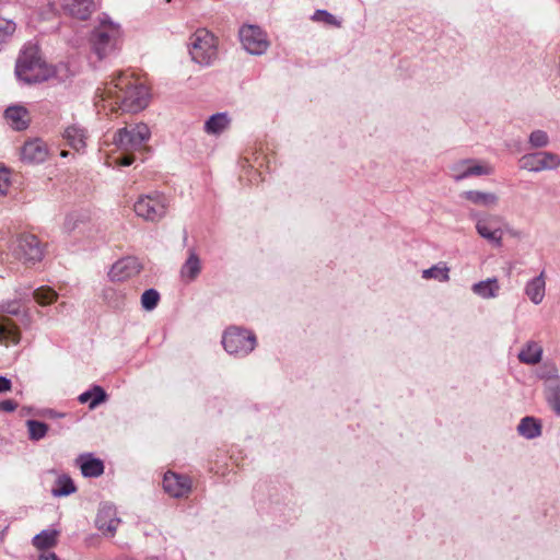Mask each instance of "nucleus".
<instances>
[{
  "label": "nucleus",
  "mask_w": 560,
  "mask_h": 560,
  "mask_svg": "<svg viewBox=\"0 0 560 560\" xmlns=\"http://www.w3.org/2000/svg\"><path fill=\"white\" fill-rule=\"evenodd\" d=\"M101 100L112 107V110L120 109L125 113H138L149 104L148 88L139 80L120 73L104 89H98Z\"/></svg>",
  "instance_id": "nucleus-1"
},
{
  "label": "nucleus",
  "mask_w": 560,
  "mask_h": 560,
  "mask_svg": "<svg viewBox=\"0 0 560 560\" xmlns=\"http://www.w3.org/2000/svg\"><path fill=\"white\" fill-rule=\"evenodd\" d=\"M120 39V26L110 21L107 16H104L100 19L98 24L91 32L89 40L93 52L98 59H103L118 49Z\"/></svg>",
  "instance_id": "nucleus-2"
},
{
  "label": "nucleus",
  "mask_w": 560,
  "mask_h": 560,
  "mask_svg": "<svg viewBox=\"0 0 560 560\" xmlns=\"http://www.w3.org/2000/svg\"><path fill=\"white\" fill-rule=\"evenodd\" d=\"M191 60L202 67L211 66L218 58V39L206 28L197 30L189 38Z\"/></svg>",
  "instance_id": "nucleus-3"
},
{
  "label": "nucleus",
  "mask_w": 560,
  "mask_h": 560,
  "mask_svg": "<svg viewBox=\"0 0 560 560\" xmlns=\"http://www.w3.org/2000/svg\"><path fill=\"white\" fill-rule=\"evenodd\" d=\"M170 199L162 192L153 191L140 196L133 205L135 213L149 222H159L167 213Z\"/></svg>",
  "instance_id": "nucleus-4"
},
{
  "label": "nucleus",
  "mask_w": 560,
  "mask_h": 560,
  "mask_svg": "<svg viewBox=\"0 0 560 560\" xmlns=\"http://www.w3.org/2000/svg\"><path fill=\"white\" fill-rule=\"evenodd\" d=\"M470 219L476 222L477 233L489 243L497 247L502 246L503 238V219L498 214L480 213L478 211L469 212Z\"/></svg>",
  "instance_id": "nucleus-5"
},
{
  "label": "nucleus",
  "mask_w": 560,
  "mask_h": 560,
  "mask_svg": "<svg viewBox=\"0 0 560 560\" xmlns=\"http://www.w3.org/2000/svg\"><path fill=\"white\" fill-rule=\"evenodd\" d=\"M222 345L230 354L244 357L255 349L256 337L249 330L230 327L224 331Z\"/></svg>",
  "instance_id": "nucleus-6"
},
{
  "label": "nucleus",
  "mask_w": 560,
  "mask_h": 560,
  "mask_svg": "<svg viewBox=\"0 0 560 560\" xmlns=\"http://www.w3.org/2000/svg\"><path fill=\"white\" fill-rule=\"evenodd\" d=\"M15 74L26 83L42 82L47 79L46 74H42V60L35 48H26L22 51L16 60Z\"/></svg>",
  "instance_id": "nucleus-7"
},
{
  "label": "nucleus",
  "mask_w": 560,
  "mask_h": 560,
  "mask_svg": "<svg viewBox=\"0 0 560 560\" xmlns=\"http://www.w3.org/2000/svg\"><path fill=\"white\" fill-rule=\"evenodd\" d=\"M150 136L149 127L139 122L118 129L114 136V143L122 151H133L140 149Z\"/></svg>",
  "instance_id": "nucleus-8"
},
{
  "label": "nucleus",
  "mask_w": 560,
  "mask_h": 560,
  "mask_svg": "<svg viewBox=\"0 0 560 560\" xmlns=\"http://www.w3.org/2000/svg\"><path fill=\"white\" fill-rule=\"evenodd\" d=\"M11 252L18 260L25 265L40 261L44 255L39 240L33 234L19 235L11 245Z\"/></svg>",
  "instance_id": "nucleus-9"
},
{
  "label": "nucleus",
  "mask_w": 560,
  "mask_h": 560,
  "mask_svg": "<svg viewBox=\"0 0 560 560\" xmlns=\"http://www.w3.org/2000/svg\"><path fill=\"white\" fill-rule=\"evenodd\" d=\"M240 39L244 49L250 55H262L269 47L266 33L256 25L241 27Z\"/></svg>",
  "instance_id": "nucleus-10"
},
{
  "label": "nucleus",
  "mask_w": 560,
  "mask_h": 560,
  "mask_svg": "<svg viewBox=\"0 0 560 560\" xmlns=\"http://www.w3.org/2000/svg\"><path fill=\"white\" fill-rule=\"evenodd\" d=\"M560 166V156L548 151L524 154L520 159V167L529 172L556 170Z\"/></svg>",
  "instance_id": "nucleus-11"
},
{
  "label": "nucleus",
  "mask_w": 560,
  "mask_h": 560,
  "mask_svg": "<svg viewBox=\"0 0 560 560\" xmlns=\"http://www.w3.org/2000/svg\"><path fill=\"white\" fill-rule=\"evenodd\" d=\"M450 170L452 177L456 182H460L471 176L490 175L493 173V168L491 166L478 164L471 159L456 162Z\"/></svg>",
  "instance_id": "nucleus-12"
},
{
  "label": "nucleus",
  "mask_w": 560,
  "mask_h": 560,
  "mask_svg": "<svg viewBox=\"0 0 560 560\" xmlns=\"http://www.w3.org/2000/svg\"><path fill=\"white\" fill-rule=\"evenodd\" d=\"M142 265L137 257L128 256L117 260L110 268L108 277L112 281H125L137 276Z\"/></svg>",
  "instance_id": "nucleus-13"
},
{
  "label": "nucleus",
  "mask_w": 560,
  "mask_h": 560,
  "mask_svg": "<svg viewBox=\"0 0 560 560\" xmlns=\"http://www.w3.org/2000/svg\"><path fill=\"white\" fill-rule=\"evenodd\" d=\"M163 489L174 498L187 495L191 490V481L188 477L167 471L163 478Z\"/></svg>",
  "instance_id": "nucleus-14"
},
{
  "label": "nucleus",
  "mask_w": 560,
  "mask_h": 560,
  "mask_svg": "<svg viewBox=\"0 0 560 560\" xmlns=\"http://www.w3.org/2000/svg\"><path fill=\"white\" fill-rule=\"evenodd\" d=\"M48 156L47 144L39 138L31 139L21 149V159L30 164H39Z\"/></svg>",
  "instance_id": "nucleus-15"
},
{
  "label": "nucleus",
  "mask_w": 560,
  "mask_h": 560,
  "mask_svg": "<svg viewBox=\"0 0 560 560\" xmlns=\"http://www.w3.org/2000/svg\"><path fill=\"white\" fill-rule=\"evenodd\" d=\"M120 520L116 515V510L113 505L104 504L96 515L95 524L103 534L113 536L117 530Z\"/></svg>",
  "instance_id": "nucleus-16"
},
{
  "label": "nucleus",
  "mask_w": 560,
  "mask_h": 560,
  "mask_svg": "<svg viewBox=\"0 0 560 560\" xmlns=\"http://www.w3.org/2000/svg\"><path fill=\"white\" fill-rule=\"evenodd\" d=\"M63 8L69 15L78 20H88L98 4L96 0H65Z\"/></svg>",
  "instance_id": "nucleus-17"
},
{
  "label": "nucleus",
  "mask_w": 560,
  "mask_h": 560,
  "mask_svg": "<svg viewBox=\"0 0 560 560\" xmlns=\"http://www.w3.org/2000/svg\"><path fill=\"white\" fill-rule=\"evenodd\" d=\"M525 295L529 299V301L539 305L546 295V273L545 270L540 271V273L533 279L528 280L524 288Z\"/></svg>",
  "instance_id": "nucleus-18"
},
{
  "label": "nucleus",
  "mask_w": 560,
  "mask_h": 560,
  "mask_svg": "<svg viewBox=\"0 0 560 560\" xmlns=\"http://www.w3.org/2000/svg\"><path fill=\"white\" fill-rule=\"evenodd\" d=\"M4 118L11 128L18 131L25 130L31 122L28 110L20 105L9 106L4 110Z\"/></svg>",
  "instance_id": "nucleus-19"
},
{
  "label": "nucleus",
  "mask_w": 560,
  "mask_h": 560,
  "mask_svg": "<svg viewBox=\"0 0 560 560\" xmlns=\"http://www.w3.org/2000/svg\"><path fill=\"white\" fill-rule=\"evenodd\" d=\"M545 396L550 408L560 416V377L552 375L545 381Z\"/></svg>",
  "instance_id": "nucleus-20"
},
{
  "label": "nucleus",
  "mask_w": 560,
  "mask_h": 560,
  "mask_svg": "<svg viewBox=\"0 0 560 560\" xmlns=\"http://www.w3.org/2000/svg\"><path fill=\"white\" fill-rule=\"evenodd\" d=\"M460 196L476 206L486 208H493L499 202V197L494 192L490 191L467 190Z\"/></svg>",
  "instance_id": "nucleus-21"
},
{
  "label": "nucleus",
  "mask_w": 560,
  "mask_h": 560,
  "mask_svg": "<svg viewBox=\"0 0 560 560\" xmlns=\"http://www.w3.org/2000/svg\"><path fill=\"white\" fill-rule=\"evenodd\" d=\"M63 138L72 149L80 151L86 145L88 132L84 128L74 124L66 128Z\"/></svg>",
  "instance_id": "nucleus-22"
},
{
  "label": "nucleus",
  "mask_w": 560,
  "mask_h": 560,
  "mask_svg": "<svg viewBox=\"0 0 560 560\" xmlns=\"http://www.w3.org/2000/svg\"><path fill=\"white\" fill-rule=\"evenodd\" d=\"M542 357V348L536 341H528L518 353V360L525 364H537Z\"/></svg>",
  "instance_id": "nucleus-23"
},
{
  "label": "nucleus",
  "mask_w": 560,
  "mask_h": 560,
  "mask_svg": "<svg viewBox=\"0 0 560 560\" xmlns=\"http://www.w3.org/2000/svg\"><path fill=\"white\" fill-rule=\"evenodd\" d=\"M20 338L21 335L16 325L9 318H0V342L16 345Z\"/></svg>",
  "instance_id": "nucleus-24"
},
{
  "label": "nucleus",
  "mask_w": 560,
  "mask_h": 560,
  "mask_svg": "<svg viewBox=\"0 0 560 560\" xmlns=\"http://www.w3.org/2000/svg\"><path fill=\"white\" fill-rule=\"evenodd\" d=\"M200 271H201L200 259L196 253L190 252L187 260L182 266L180 277L183 278L184 281L190 282V281H194L198 277Z\"/></svg>",
  "instance_id": "nucleus-25"
},
{
  "label": "nucleus",
  "mask_w": 560,
  "mask_h": 560,
  "mask_svg": "<svg viewBox=\"0 0 560 560\" xmlns=\"http://www.w3.org/2000/svg\"><path fill=\"white\" fill-rule=\"evenodd\" d=\"M499 290L500 285L497 278H489L472 285V292L482 299L495 298Z\"/></svg>",
  "instance_id": "nucleus-26"
},
{
  "label": "nucleus",
  "mask_w": 560,
  "mask_h": 560,
  "mask_svg": "<svg viewBox=\"0 0 560 560\" xmlns=\"http://www.w3.org/2000/svg\"><path fill=\"white\" fill-rule=\"evenodd\" d=\"M230 118L226 113H218L205 122V131L209 135H219L228 128Z\"/></svg>",
  "instance_id": "nucleus-27"
},
{
  "label": "nucleus",
  "mask_w": 560,
  "mask_h": 560,
  "mask_svg": "<svg viewBox=\"0 0 560 560\" xmlns=\"http://www.w3.org/2000/svg\"><path fill=\"white\" fill-rule=\"evenodd\" d=\"M106 398V392L101 386L95 385L90 390L82 393L78 399L81 404L89 402V408L94 409L97 405L104 402Z\"/></svg>",
  "instance_id": "nucleus-28"
},
{
  "label": "nucleus",
  "mask_w": 560,
  "mask_h": 560,
  "mask_svg": "<svg viewBox=\"0 0 560 560\" xmlns=\"http://www.w3.org/2000/svg\"><path fill=\"white\" fill-rule=\"evenodd\" d=\"M81 471L84 477H98L104 472V464L101 459L91 455L81 456Z\"/></svg>",
  "instance_id": "nucleus-29"
},
{
  "label": "nucleus",
  "mask_w": 560,
  "mask_h": 560,
  "mask_svg": "<svg viewBox=\"0 0 560 560\" xmlns=\"http://www.w3.org/2000/svg\"><path fill=\"white\" fill-rule=\"evenodd\" d=\"M518 433L526 439H535L541 434V425L533 417H525L517 427Z\"/></svg>",
  "instance_id": "nucleus-30"
},
{
  "label": "nucleus",
  "mask_w": 560,
  "mask_h": 560,
  "mask_svg": "<svg viewBox=\"0 0 560 560\" xmlns=\"http://www.w3.org/2000/svg\"><path fill=\"white\" fill-rule=\"evenodd\" d=\"M58 532L54 529H45L33 538V545L38 550H47L57 545Z\"/></svg>",
  "instance_id": "nucleus-31"
},
{
  "label": "nucleus",
  "mask_w": 560,
  "mask_h": 560,
  "mask_svg": "<svg viewBox=\"0 0 560 560\" xmlns=\"http://www.w3.org/2000/svg\"><path fill=\"white\" fill-rule=\"evenodd\" d=\"M422 278L425 280L434 279L440 282L450 280V268L444 262H439L429 269L422 271Z\"/></svg>",
  "instance_id": "nucleus-32"
},
{
  "label": "nucleus",
  "mask_w": 560,
  "mask_h": 560,
  "mask_svg": "<svg viewBox=\"0 0 560 560\" xmlns=\"http://www.w3.org/2000/svg\"><path fill=\"white\" fill-rule=\"evenodd\" d=\"M28 439L31 441H39L44 439L48 432V425L45 422L38 420H27L26 421Z\"/></svg>",
  "instance_id": "nucleus-33"
},
{
  "label": "nucleus",
  "mask_w": 560,
  "mask_h": 560,
  "mask_svg": "<svg viewBox=\"0 0 560 560\" xmlns=\"http://www.w3.org/2000/svg\"><path fill=\"white\" fill-rule=\"evenodd\" d=\"M75 491V486L69 476H61L56 481V487L52 488L51 493L54 497H67Z\"/></svg>",
  "instance_id": "nucleus-34"
},
{
  "label": "nucleus",
  "mask_w": 560,
  "mask_h": 560,
  "mask_svg": "<svg viewBox=\"0 0 560 560\" xmlns=\"http://www.w3.org/2000/svg\"><path fill=\"white\" fill-rule=\"evenodd\" d=\"M103 296L107 304L113 308H121L125 305V294L113 288L105 289Z\"/></svg>",
  "instance_id": "nucleus-35"
},
{
  "label": "nucleus",
  "mask_w": 560,
  "mask_h": 560,
  "mask_svg": "<svg viewBox=\"0 0 560 560\" xmlns=\"http://www.w3.org/2000/svg\"><path fill=\"white\" fill-rule=\"evenodd\" d=\"M33 296L40 305H47L56 301L57 293L48 287H40L33 291Z\"/></svg>",
  "instance_id": "nucleus-36"
},
{
  "label": "nucleus",
  "mask_w": 560,
  "mask_h": 560,
  "mask_svg": "<svg viewBox=\"0 0 560 560\" xmlns=\"http://www.w3.org/2000/svg\"><path fill=\"white\" fill-rule=\"evenodd\" d=\"M160 293L155 289H148L141 295V305L145 311H152L158 306Z\"/></svg>",
  "instance_id": "nucleus-37"
},
{
  "label": "nucleus",
  "mask_w": 560,
  "mask_h": 560,
  "mask_svg": "<svg viewBox=\"0 0 560 560\" xmlns=\"http://www.w3.org/2000/svg\"><path fill=\"white\" fill-rule=\"evenodd\" d=\"M530 148L538 149L544 148L549 143V137L544 130H534L528 138Z\"/></svg>",
  "instance_id": "nucleus-38"
},
{
  "label": "nucleus",
  "mask_w": 560,
  "mask_h": 560,
  "mask_svg": "<svg viewBox=\"0 0 560 560\" xmlns=\"http://www.w3.org/2000/svg\"><path fill=\"white\" fill-rule=\"evenodd\" d=\"M312 20L315 22H324L335 27H341V22L326 10H316L312 16Z\"/></svg>",
  "instance_id": "nucleus-39"
},
{
  "label": "nucleus",
  "mask_w": 560,
  "mask_h": 560,
  "mask_svg": "<svg viewBox=\"0 0 560 560\" xmlns=\"http://www.w3.org/2000/svg\"><path fill=\"white\" fill-rule=\"evenodd\" d=\"M10 174L7 170L0 168V195H5L10 187Z\"/></svg>",
  "instance_id": "nucleus-40"
},
{
  "label": "nucleus",
  "mask_w": 560,
  "mask_h": 560,
  "mask_svg": "<svg viewBox=\"0 0 560 560\" xmlns=\"http://www.w3.org/2000/svg\"><path fill=\"white\" fill-rule=\"evenodd\" d=\"M1 310L7 314L18 315L20 313V303L16 301L7 302L2 304Z\"/></svg>",
  "instance_id": "nucleus-41"
},
{
  "label": "nucleus",
  "mask_w": 560,
  "mask_h": 560,
  "mask_svg": "<svg viewBox=\"0 0 560 560\" xmlns=\"http://www.w3.org/2000/svg\"><path fill=\"white\" fill-rule=\"evenodd\" d=\"M18 404L12 399H5L0 401V410L5 412H12L16 410Z\"/></svg>",
  "instance_id": "nucleus-42"
},
{
  "label": "nucleus",
  "mask_w": 560,
  "mask_h": 560,
  "mask_svg": "<svg viewBox=\"0 0 560 560\" xmlns=\"http://www.w3.org/2000/svg\"><path fill=\"white\" fill-rule=\"evenodd\" d=\"M11 388H12L11 380L7 378L5 376H0V393L10 392Z\"/></svg>",
  "instance_id": "nucleus-43"
},
{
  "label": "nucleus",
  "mask_w": 560,
  "mask_h": 560,
  "mask_svg": "<svg viewBox=\"0 0 560 560\" xmlns=\"http://www.w3.org/2000/svg\"><path fill=\"white\" fill-rule=\"evenodd\" d=\"M43 552L38 556L37 560H59L57 555L52 551L42 550Z\"/></svg>",
  "instance_id": "nucleus-44"
},
{
  "label": "nucleus",
  "mask_w": 560,
  "mask_h": 560,
  "mask_svg": "<svg viewBox=\"0 0 560 560\" xmlns=\"http://www.w3.org/2000/svg\"><path fill=\"white\" fill-rule=\"evenodd\" d=\"M133 156L132 155H126V156H122L121 159H119L117 161V163L121 166H129L132 164L133 162Z\"/></svg>",
  "instance_id": "nucleus-45"
},
{
  "label": "nucleus",
  "mask_w": 560,
  "mask_h": 560,
  "mask_svg": "<svg viewBox=\"0 0 560 560\" xmlns=\"http://www.w3.org/2000/svg\"><path fill=\"white\" fill-rule=\"evenodd\" d=\"M50 416H51V417H61V415H58V413H56V412H54V411H50Z\"/></svg>",
  "instance_id": "nucleus-46"
},
{
  "label": "nucleus",
  "mask_w": 560,
  "mask_h": 560,
  "mask_svg": "<svg viewBox=\"0 0 560 560\" xmlns=\"http://www.w3.org/2000/svg\"><path fill=\"white\" fill-rule=\"evenodd\" d=\"M67 155H68V153L66 151L61 152V156H67Z\"/></svg>",
  "instance_id": "nucleus-47"
}]
</instances>
